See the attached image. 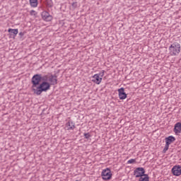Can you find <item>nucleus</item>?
I'll list each match as a JSON object with an SVG mask.
<instances>
[{
    "label": "nucleus",
    "mask_w": 181,
    "mask_h": 181,
    "mask_svg": "<svg viewBox=\"0 0 181 181\" xmlns=\"http://www.w3.org/2000/svg\"><path fill=\"white\" fill-rule=\"evenodd\" d=\"M49 76L45 78V80L42 81L40 85L37 86L35 89H33L34 94L36 95H40L42 93H46L50 90V87H52V83H49Z\"/></svg>",
    "instance_id": "obj_1"
},
{
    "label": "nucleus",
    "mask_w": 181,
    "mask_h": 181,
    "mask_svg": "<svg viewBox=\"0 0 181 181\" xmlns=\"http://www.w3.org/2000/svg\"><path fill=\"white\" fill-rule=\"evenodd\" d=\"M49 75H42L41 74H36L33 75V76L31 78V88L32 90H36L37 87L41 84L42 82L45 80V78L48 76Z\"/></svg>",
    "instance_id": "obj_2"
},
{
    "label": "nucleus",
    "mask_w": 181,
    "mask_h": 181,
    "mask_svg": "<svg viewBox=\"0 0 181 181\" xmlns=\"http://www.w3.org/2000/svg\"><path fill=\"white\" fill-rule=\"evenodd\" d=\"M165 146L163 150V153H166V151L169 150V146L170 144H173L176 141V138L173 136H169L165 137Z\"/></svg>",
    "instance_id": "obj_3"
},
{
    "label": "nucleus",
    "mask_w": 181,
    "mask_h": 181,
    "mask_svg": "<svg viewBox=\"0 0 181 181\" xmlns=\"http://www.w3.org/2000/svg\"><path fill=\"white\" fill-rule=\"evenodd\" d=\"M169 50L170 51L171 56H177L180 53V44H173L170 46Z\"/></svg>",
    "instance_id": "obj_4"
},
{
    "label": "nucleus",
    "mask_w": 181,
    "mask_h": 181,
    "mask_svg": "<svg viewBox=\"0 0 181 181\" xmlns=\"http://www.w3.org/2000/svg\"><path fill=\"white\" fill-rule=\"evenodd\" d=\"M101 177L103 180H111L112 177V173H111V170L108 168L103 170Z\"/></svg>",
    "instance_id": "obj_5"
},
{
    "label": "nucleus",
    "mask_w": 181,
    "mask_h": 181,
    "mask_svg": "<svg viewBox=\"0 0 181 181\" xmlns=\"http://www.w3.org/2000/svg\"><path fill=\"white\" fill-rule=\"evenodd\" d=\"M145 174V168L139 167L136 168L134 171V175L135 177H142Z\"/></svg>",
    "instance_id": "obj_6"
},
{
    "label": "nucleus",
    "mask_w": 181,
    "mask_h": 181,
    "mask_svg": "<svg viewBox=\"0 0 181 181\" xmlns=\"http://www.w3.org/2000/svg\"><path fill=\"white\" fill-rule=\"evenodd\" d=\"M41 16L45 22H52V21H53V16L46 11L42 12Z\"/></svg>",
    "instance_id": "obj_7"
},
{
    "label": "nucleus",
    "mask_w": 181,
    "mask_h": 181,
    "mask_svg": "<svg viewBox=\"0 0 181 181\" xmlns=\"http://www.w3.org/2000/svg\"><path fill=\"white\" fill-rule=\"evenodd\" d=\"M171 172L173 176H180L181 175V166L175 165L172 168Z\"/></svg>",
    "instance_id": "obj_8"
},
{
    "label": "nucleus",
    "mask_w": 181,
    "mask_h": 181,
    "mask_svg": "<svg viewBox=\"0 0 181 181\" xmlns=\"http://www.w3.org/2000/svg\"><path fill=\"white\" fill-rule=\"evenodd\" d=\"M117 91L119 93V100H125V98H127V97H128V95L125 93V88H119L117 90Z\"/></svg>",
    "instance_id": "obj_9"
},
{
    "label": "nucleus",
    "mask_w": 181,
    "mask_h": 181,
    "mask_svg": "<svg viewBox=\"0 0 181 181\" xmlns=\"http://www.w3.org/2000/svg\"><path fill=\"white\" fill-rule=\"evenodd\" d=\"M48 81H49L52 86H56L57 84V75L54 74V75L48 76Z\"/></svg>",
    "instance_id": "obj_10"
},
{
    "label": "nucleus",
    "mask_w": 181,
    "mask_h": 181,
    "mask_svg": "<svg viewBox=\"0 0 181 181\" xmlns=\"http://www.w3.org/2000/svg\"><path fill=\"white\" fill-rule=\"evenodd\" d=\"M173 132L175 135H179L181 134V122H178L174 125Z\"/></svg>",
    "instance_id": "obj_11"
},
{
    "label": "nucleus",
    "mask_w": 181,
    "mask_h": 181,
    "mask_svg": "<svg viewBox=\"0 0 181 181\" xmlns=\"http://www.w3.org/2000/svg\"><path fill=\"white\" fill-rule=\"evenodd\" d=\"M66 127L67 128V131H70L76 128V125L74 124V122H73V121H69L66 124Z\"/></svg>",
    "instance_id": "obj_12"
},
{
    "label": "nucleus",
    "mask_w": 181,
    "mask_h": 181,
    "mask_svg": "<svg viewBox=\"0 0 181 181\" xmlns=\"http://www.w3.org/2000/svg\"><path fill=\"white\" fill-rule=\"evenodd\" d=\"M93 78L94 79H93L92 81H93V83H95L96 84H101V81H103V78H100L98 74H95L93 76Z\"/></svg>",
    "instance_id": "obj_13"
},
{
    "label": "nucleus",
    "mask_w": 181,
    "mask_h": 181,
    "mask_svg": "<svg viewBox=\"0 0 181 181\" xmlns=\"http://www.w3.org/2000/svg\"><path fill=\"white\" fill-rule=\"evenodd\" d=\"M8 32L10 34V36H13V37H15V36H16V35H18V28L16 29L8 28Z\"/></svg>",
    "instance_id": "obj_14"
},
{
    "label": "nucleus",
    "mask_w": 181,
    "mask_h": 181,
    "mask_svg": "<svg viewBox=\"0 0 181 181\" xmlns=\"http://www.w3.org/2000/svg\"><path fill=\"white\" fill-rule=\"evenodd\" d=\"M37 0H30V4L32 8H36L37 6Z\"/></svg>",
    "instance_id": "obj_15"
},
{
    "label": "nucleus",
    "mask_w": 181,
    "mask_h": 181,
    "mask_svg": "<svg viewBox=\"0 0 181 181\" xmlns=\"http://www.w3.org/2000/svg\"><path fill=\"white\" fill-rule=\"evenodd\" d=\"M143 176L144 177H141L139 181H149V175H148V174H144Z\"/></svg>",
    "instance_id": "obj_16"
},
{
    "label": "nucleus",
    "mask_w": 181,
    "mask_h": 181,
    "mask_svg": "<svg viewBox=\"0 0 181 181\" xmlns=\"http://www.w3.org/2000/svg\"><path fill=\"white\" fill-rule=\"evenodd\" d=\"M46 5L48 8H53V1L52 0H45Z\"/></svg>",
    "instance_id": "obj_17"
},
{
    "label": "nucleus",
    "mask_w": 181,
    "mask_h": 181,
    "mask_svg": "<svg viewBox=\"0 0 181 181\" xmlns=\"http://www.w3.org/2000/svg\"><path fill=\"white\" fill-rule=\"evenodd\" d=\"M127 163L129 164L136 163V160L132 158L127 161Z\"/></svg>",
    "instance_id": "obj_18"
},
{
    "label": "nucleus",
    "mask_w": 181,
    "mask_h": 181,
    "mask_svg": "<svg viewBox=\"0 0 181 181\" xmlns=\"http://www.w3.org/2000/svg\"><path fill=\"white\" fill-rule=\"evenodd\" d=\"M84 136L86 139H89L91 138V134L90 133H84Z\"/></svg>",
    "instance_id": "obj_19"
},
{
    "label": "nucleus",
    "mask_w": 181,
    "mask_h": 181,
    "mask_svg": "<svg viewBox=\"0 0 181 181\" xmlns=\"http://www.w3.org/2000/svg\"><path fill=\"white\" fill-rule=\"evenodd\" d=\"M30 15H31V16H36V15H37V13H36L35 10H31L30 12Z\"/></svg>",
    "instance_id": "obj_20"
},
{
    "label": "nucleus",
    "mask_w": 181,
    "mask_h": 181,
    "mask_svg": "<svg viewBox=\"0 0 181 181\" xmlns=\"http://www.w3.org/2000/svg\"><path fill=\"white\" fill-rule=\"evenodd\" d=\"M104 73H105V71L103 70L102 72L97 74V75L99 76V77H100L101 78H103V77H104Z\"/></svg>",
    "instance_id": "obj_21"
},
{
    "label": "nucleus",
    "mask_w": 181,
    "mask_h": 181,
    "mask_svg": "<svg viewBox=\"0 0 181 181\" xmlns=\"http://www.w3.org/2000/svg\"><path fill=\"white\" fill-rule=\"evenodd\" d=\"M71 6L74 8V9H76V8H77V2H73L71 4Z\"/></svg>",
    "instance_id": "obj_22"
},
{
    "label": "nucleus",
    "mask_w": 181,
    "mask_h": 181,
    "mask_svg": "<svg viewBox=\"0 0 181 181\" xmlns=\"http://www.w3.org/2000/svg\"><path fill=\"white\" fill-rule=\"evenodd\" d=\"M24 35H25V33H23V32L19 33L20 37H23Z\"/></svg>",
    "instance_id": "obj_23"
}]
</instances>
